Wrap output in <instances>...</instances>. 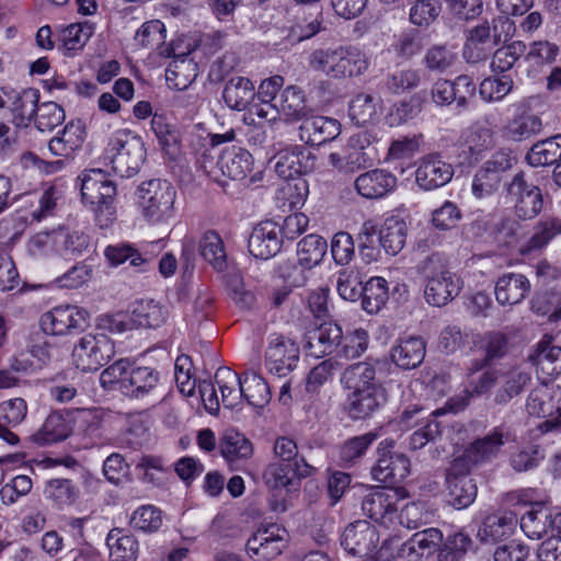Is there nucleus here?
<instances>
[{"mask_svg":"<svg viewBox=\"0 0 561 561\" xmlns=\"http://www.w3.org/2000/svg\"><path fill=\"white\" fill-rule=\"evenodd\" d=\"M340 381L346 391L348 412L354 419L370 416L387 401V391L370 363L350 365L342 373Z\"/></svg>","mask_w":561,"mask_h":561,"instance_id":"obj_1","label":"nucleus"},{"mask_svg":"<svg viewBox=\"0 0 561 561\" xmlns=\"http://www.w3.org/2000/svg\"><path fill=\"white\" fill-rule=\"evenodd\" d=\"M425 355V344L419 337H407L401 340L391 352L392 362L404 369H412L419 366Z\"/></svg>","mask_w":561,"mask_h":561,"instance_id":"obj_39","label":"nucleus"},{"mask_svg":"<svg viewBox=\"0 0 561 561\" xmlns=\"http://www.w3.org/2000/svg\"><path fill=\"white\" fill-rule=\"evenodd\" d=\"M287 530L276 523L261 524L248 539L245 551L252 561H272L286 548Z\"/></svg>","mask_w":561,"mask_h":561,"instance_id":"obj_9","label":"nucleus"},{"mask_svg":"<svg viewBox=\"0 0 561 561\" xmlns=\"http://www.w3.org/2000/svg\"><path fill=\"white\" fill-rule=\"evenodd\" d=\"M274 107L277 111V116L283 115L293 122L304 119L309 113L302 91L294 85L287 87L280 92Z\"/></svg>","mask_w":561,"mask_h":561,"instance_id":"obj_38","label":"nucleus"},{"mask_svg":"<svg viewBox=\"0 0 561 561\" xmlns=\"http://www.w3.org/2000/svg\"><path fill=\"white\" fill-rule=\"evenodd\" d=\"M264 482L270 491L268 503L271 510L284 513L290 506L291 488L298 484L294 477L291 463H271L264 471Z\"/></svg>","mask_w":561,"mask_h":561,"instance_id":"obj_10","label":"nucleus"},{"mask_svg":"<svg viewBox=\"0 0 561 561\" xmlns=\"http://www.w3.org/2000/svg\"><path fill=\"white\" fill-rule=\"evenodd\" d=\"M94 33V26L89 22L73 23L58 30L59 48L68 54L81 50Z\"/></svg>","mask_w":561,"mask_h":561,"instance_id":"obj_46","label":"nucleus"},{"mask_svg":"<svg viewBox=\"0 0 561 561\" xmlns=\"http://www.w3.org/2000/svg\"><path fill=\"white\" fill-rule=\"evenodd\" d=\"M409 225L399 214L388 215L379 229L378 243L389 255H397L402 251L408 238Z\"/></svg>","mask_w":561,"mask_h":561,"instance_id":"obj_27","label":"nucleus"},{"mask_svg":"<svg viewBox=\"0 0 561 561\" xmlns=\"http://www.w3.org/2000/svg\"><path fill=\"white\" fill-rule=\"evenodd\" d=\"M308 65L316 72L339 79L364 73L368 68V60L356 48H320L309 55Z\"/></svg>","mask_w":561,"mask_h":561,"instance_id":"obj_5","label":"nucleus"},{"mask_svg":"<svg viewBox=\"0 0 561 561\" xmlns=\"http://www.w3.org/2000/svg\"><path fill=\"white\" fill-rule=\"evenodd\" d=\"M559 55V47L548 41L534 42L525 57L528 75L536 77L543 67L552 64Z\"/></svg>","mask_w":561,"mask_h":561,"instance_id":"obj_50","label":"nucleus"},{"mask_svg":"<svg viewBox=\"0 0 561 561\" xmlns=\"http://www.w3.org/2000/svg\"><path fill=\"white\" fill-rule=\"evenodd\" d=\"M520 528L529 539L547 538L556 529L553 528L552 513L541 503L536 502L531 510L520 518Z\"/></svg>","mask_w":561,"mask_h":561,"instance_id":"obj_33","label":"nucleus"},{"mask_svg":"<svg viewBox=\"0 0 561 561\" xmlns=\"http://www.w3.org/2000/svg\"><path fill=\"white\" fill-rule=\"evenodd\" d=\"M284 85V78L280 76H273L263 80L256 92V103L250 107V115L245 116L243 121L249 125H255V117L266 119L268 122L277 118V111L274 105L278 99L277 93Z\"/></svg>","mask_w":561,"mask_h":561,"instance_id":"obj_19","label":"nucleus"},{"mask_svg":"<svg viewBox=\"0 0 561 561\" xmlns=\"http://www.w3.org/2000/svg\"><path fill=\"white\" fill-rule=\"evenodd\" d=\"M417 268L426 282L424 297L430 305L445 306L460 293L462 282L450 271L443 255L434 253L426 256Z\"/></svg>","mask_w":561,"mask_h":561,"instance_id":"obj_3","label":"nucleus"},{"mask_svg":"<svg viewBox=\"0 0 561 561\" xmlns=\"http://www.w3.org/2000/svg\"><path fill=\"white\" fill-rule=\"evenodd\" d=\"M510 116L503 126V136L512 141H523L541 129V121L534 113L531 99H522L508 106Z\"/></svg>","mask_w":561,"mask_h":561,"instance_id":"obj_11","label":"nucleus"},{"mask_svg":"<svg viewBox=\"0 0 561 561\" xmlns=\"http://www.w3.org/2000/svg\"><path fill=\"white\" fill-rule=\"evenodd\" d=\"M309 194V184L304 178L287 179L277 188L275 199L278 207L294 209L301 207Z\"/></svg>","mask_w":561,"mask_h":561,"instance_id":"obj_43","label":"nucleus"},{"mask_svg":"<svg viewBox=\"0 0 561 561\" xmlns=\"http://www.w3.org/2000/svg\"><path fill=\"white\" fill-rule=\"evenodd\" d=\"M243 398L248 404L254 409H263L271 400V390L266 381L255 371H249L243 375V385L241 386Z\"/></svg>","mask_w":561,"mask_h":561,"instance_id":"obj_52","label":"nucleus"},{"mask_svg":"<svg viewBox=\"0 0 561 561\" xmlns=\"http://www.w3.org/2000/svg\"><path fill=\"white\" fill-rule=\"evenodd\" d=\"M536 367L538 378L542 382H548L553 377L561 374V347L542 341L534 356L530 357Z\"/></svg>","mask_w":561,"mask_h":561,"instance_id":"obj_35","label":"nucleus"},{"mask_svg":"<svg viewBox=\"0 0 561 561\" xmlns=\"http://www.w3.org/2000/svg\"><path fill=\"white\" fill-rule=\"evenodd\" d=\"M173 60L167 68L165 81L169 88L184 90L195 80V64L187 58L186 54L171 56Z\"/></svg>","mask_w":561,"mask_h":561,"instance_id":"obj_40","label":"nucleus"},{"mask_svg":"<svg viewBox=\"0 0 561 561\" xmlns=\"http://www.w3.org/2000/svg\"><path fill=\"white\" fill-rule=\"evenodd\" d=\"M394 440L386 438L379 443L377 465L373 468L374 479L387 484L402 482L410 474V460L401 453L393 451Z\"/></svg>","mask_w":561,"mask_h":561,"instance_id":"obj_12","label":"nucleus"},{"mask_svg":"<svg viewBox=\"0 0 561 561\" xmlns=\"http://www.w3.org/2000/svg\"><path fill=\"white\" fill-rule=\"evenodd\" d=\"M167 318V310L154 300H140L134 305L131 322L135 327L157 328Z\"/></svg>","mask_w":561,"mask_h":561,"instance_id":"obj_54","label":"nucleus"},{"mask_svg":"<svg viewBox=\"0 0 561 561\" xmlns=\"http://www.w3.org/2000/svg\"><path fill=\"white\" fill-rule=\"evenodd\" d=\"M443 542V534L437 528L415 533L399 549V556L408 561H422L436 552Z\"/></svg>","mask_w":561,"mask_h":561,"instance_id":"obj_25","label":"nucleus"},{"mask_svg":"<svg viewBox=\"0 0 561 561\" xmlns=\"http://www.w3.org/2000/svg\"><path fill=\"white\" fill-rule=\"evenodd\" d=\"M454 167L438 153L422 157L415 170L416 185L426 192L437 190L449 183L454 176Z\"/></svg>","mask_w":561,"mask_h":561,"instance_id":"obj_16","label":"nucleus"},{"mask_svg":"<svg viewBox=\"0 0 561 561\" xmlns=\"http://www.w3.org/2000/svg\"><path fill=\"white\" fill-rule=\"evenodd\" d=\"M517 524L513 513L488 516L478 531L481 541L493 542L511 536Z\"/></svg>","mask_w":561,"mask_h":561,"instance_id":"obj_45","label":"nucleus"},{"mask_svg":"<svg viewBox=\"0 0 561 561\" xmlns=\"http://www.w3.org/2000/svg\"><path fill=\"white\" fill-rule=\"evenodd\" d=\"M368 343V332L362 328L354 329L346 332L345 335L342 334L337 355L346 359L358 358L366 352Z\"/></svg>","mask_w":561,"mask_h":561,"instance_id":"obj_61","label":"nucleus"},{"mask_svg":"<svg viewBox=\"0 0 561 561\" xmlns=\"http://www.w3.org/2000/svg\"><path fill=\"white\" fill-rule=\"evenodd\" d=\"M115 355L113 341L104 333L83 335L73 346V365L82 371L98 370Z\"/></svg>","mask_w":561,"mask_h":561,"instance_id":"obj_8","label":"nucleus"},{"mask_svg":"<svg viewBox=\"0 0 561 561\" xmlns=\"http://www.w3.org/2000/svg\"><path fill=\"white\" fill-rule=\"evenodd\" d=\"M130 526L142 533H156L163 524L162 512L150 504L139 506L130 516Z\"/></svg>","mask_w":561,"mask_h":561,"instance_id":"obj_62","label":"nucleus"},{"mask_svg":"<svg viewBox=\"0 0 561 561\" xmlns=\"http://www.w3.org/2000/svg\"><path fill=\"white\" fill-rule=\"evenodd\" d=\"M508 191L516 197L515 211L519 218L530 219L540 213L542 196L537 186L527 184L522 176H515Z\"/></svg>","mask_w":561,"mask_h":561,"instance_id":"obj_26","label":"nucleus"},{"mask_svg":"<svg viewBox=\"0 0 561 561\" xmlns=\"http://www.w3.org/2000/svg\"><path fill=\"white\" fill-rule=\"evenodd\" d=\"M89 323V312L77 306H57L41 318L44 332L62 335L75 329H83Z\"/></svg>","mask_w":561,"mask_h":561,"instance_id":"obj_17","label":"nucleus"},{"mask_svg":"<svg viewBox=\"0 0 561 561\" xmlns=\"http://www.w3.org/2000/svg\"><path fill=\"white\" fill-rule=\"evenodd\" d=\"M328 250L325 239L318 234H308L298 242V262L306 268H311L321 263Z\"/></svg>","mask_w":561,"mask_h":561,"instance_id":"obj_57","label":"nucleus"},{"mask_svg":"<svg viewBox=\"0 0 561 561\" xmlns=\"http://www.w3.org/2000/svg\"><path fill=\"white\" fill-rule=\"evenodd\" d=\"M491 48L490 27L481 24L472 28L463 46V58L471 64L484 60Z\"/></svg>","mask_w":561,"mask_h":561,"instance_id":"obj_47","label":"nucleus"},{"mask_svg":"<svg viewBox=\"0 0 561 561\" xmlns=\"http://www.w3.org/2000/svg\"><path fill=\"white\" fill-rule=\"evenodd\" d=\"M328 160L330 165L343 173H354L374 163L369 151H353L348 147L344 152L330 153Z\"/></svg>","mask_w":561,"mask_h":561,"instance_id":"obj_55","label":"nucleus"},{"mask_svg":"<svg viewBox=\"0 0 561 561\" xmlns=\"http://www.w3.org/2000/svg\"><path fill=\"white\" fill-rule=\"evenodd\" d=\"M201 255L216 270H221L226 261V251L219 234L215 231H207L199 241Z\"/></svg>","mask_w":561,"mask_h":561,"instance_id":"obj_64","label":"nucleus"},{"mask_svg":"<svg viewBox=\"0 0 561 561\" xmlns=\"http://www.w3.org/2000/svg\"><path fill=\"white\" fill-rule=\"evenodd\" d=\"M511 439L510 434L496 427L482 438L474 440L465 453L467 460L473 463L488 460L497 455L501 447Z\"/></svg>","mask_w":561,"mask_h":561,"instance_id":"obj_34","label":"nucleus"},{"mask_svg":"<svg viewBox=\"0 0 561 561\" xmlns=\"http://www.w3.org/2000/svg\"><path fill=\"white\" fill-rule=\"evenodd\" d=\"M82 201L96 216H105L108 221L114 215L113 198L116 193L114 183L100 169H92L79 176Z\"/></svg>","mask_w":561,"mask_h":561,"instance_id":"obj_7","label":"nucleus"},{"mask_svg":"<svg viewBox=\"0 0 561 561\" xmlns=\"http://www.w3.org/2000/svg\"><path fill=\"white\" fill-rule=\"evenodd\" d=\"M58 255L78 256L88 251L90 237L80 230L68 231L58 229Z\"/></svg>","mask_w":561,"mask_h":561,"instance_id":"obj_60","label":"nucleus"},{"mask_svg":"<svg viewBox=\"0 0 561 561\" xmlns=\"http://www.w3.org/2000/svg\"><path fill=\"white\" fill-rule=\"evenodd\" d=\"M561 158V136H554L535 144L526 159L531 167L554 164Z\"/></svg>","mask_w":561,"mask_h":561,"instance_id":"obj_56","label":"nucleus"},{"mask_svg":"<svg viewBox=\"0 0 561 561\" xmlns=\"http://www.w3.org/2000/svg\"><path fill=\"white\" fill-rule=\"evenodd\" d=\"M299 359V347L291 339L271 334L265 351V367L270 374L286 377L295 369Z\"/></svg>","mask_w":561,"mask_h":561,"instance_id":"obj_13","label":"nucleus"},{"mask_svg":"<svg viewBox=\"0 0 561 561\" xmlns=\"http://www.w3.org/2000/svg\"><path fill=\"white\" fill-rule=\"evenodd\" d=\"M282 244V227L273 220H264L254 226L248 240L249 252L261 260L275 256Z\"/></svg>","mask_w":561,"mask_h":561,"instance_id":"obj_18","label":"nucleus"},{"mask_svg":"<svg viewBox=\"0 0 561 561\" xmlns=\"http://www.w3.org/2000/svg\"><path fill=\"white\" fill-rule=\"evenodd\" d=\"M137 196L140 213L149 224H167L174 218L176 191L167 180L142 182L137 188Z\"/></svg>","mask_w":561,"mask_h":561,"instance_id":"obj_6","label":"nucleus"},{"mask_svg":"<svg viewBox=\"0 0 561 561\" xmlns=\"http://www.w3.org/2000/svg\"><path fill=\"white\" fill-rule=\"evenodd\" d=\"M44 495L54 505L62 508L72 505L77 501L79 490L71 480L53 479L46 483Z\"/></svg>","mask_w":561,"mask_h":561,"instance_id":"obj_59","label":"nucleus"},{"mask_svg":"<svg viewBox=\"0 0 561 561\" xmlns=\"http://www.w3.org/2000/svg\"><path fill=\"white\" fill-rule=\"evenodd\" d=\"M529 289L530 283L526 276L507 273L495 283V299L501 306H514L524 300Z\"/></svg>","mask_w":561,"mask_h":561,"instance_id":"obj_31","label":"nucleus"},{"mask_svg":"<svg viewBox=\"0 0 561 561\" xmlns=\"http://www.w3.org/2000/svg\"><path fill=\"white\" fill-rule=\"evenodd\" d=\"M446 482L449 503L454 507L462 510L474 502L478 489L471 477L449 472Z\"/></svg>","mask_w":561,"mask_h":561,"instance_id":"obj_36","label":"nucleus"},{"mask_svg":"<svg viewBox=\"0 0 561 561\" xmlns=\"http://www.w3.org/2000/svg\"><path fill=\"white\" fill-rule=\"evenodd\" d=\"M69 434L67 421L55 413L47 416L42 427L31 436V440L38 446H46L66 439Z\"/></svg>","mask_w":561,"mask_h":561,"instance_id":"obj_51","label":"nucleus"},{"mask_svg":"<svg viewBox=\"0 0 561 561\" xmlns=\"http://www.w3.org/2000/svg\"><path fill=\"white\" fill-rule=\"evenodd\" d=\"M348 115L357 125L375 123L381 115V103L370 94L360 93L351 101Z\"/></svg>","mask_w":561,"mask_h":561,"instance_id":"obj_49","label":"nucleus"},{"mask_svg":"<svg viewBox=\"0 0 561 561\" xmlns=\"http://www.w3.org/2000/svg\"><path fill=\"white\" fill-rule=\"evenodd\" d=\"M514 87L511 75H494L485 78L480 83V95L486 102H497L503 100Z\"/></svg>","mask_w":561,"mask_h":561,"instance_id":"obj_63","label":"nucleus"},{"mask_svg":"<svg viewBox=\"0 0 561 561\" xmlns=\"http://www.w3.org/2000/svg\"><path fill=\"white\" fill-rule=\"evenodd\" d=\"M341 131L336 119L324 116L305 117L300 125V139L312 146H320L335 139Z\"/></svg>","mask_w":561,"mask_h":561,"instance_id":"obj_28","label":"nucleus"},{"mask_svg":"<svg viewBox=\"0 0 561 561\" xmlns=\"http://www.w3.org/2000/svg\"><path fill=\"white\" fill-rule=\"evenodd\" d=\"M106 542L110 549V561H137L139 543L133 535L114 528L108 533Z\"/></svg>","mask_w":561,"mask_h":561,"instance_id":"obj_41","label":"nucleus"},{"mask_svg":"<svg viewBox=\"0 0 561 561\" xmlns=\"http://www.w3.org/2000/svg\"><path fill=\"white\" fill-rule=\"evenodd\" d=\"M167 30L160 20L142 23L136 31L130 44L134 50L157 51L161 57L170 58L174 48L165 44Z\"/></svg>","mask_w":561,"mask_h":561,"instance_id":"obj_22","label":"nucleus"},{"mask_svg":"<svg viewBox=\"0 0 561 561\" xmlns=\"http://www.w3.org/2000/svg\"><path fill=\"white\" fill-rule=\"evenodd\" d=\"M388 299L389 287L383 277L373 276L362 286V306L367 313H378Z\"/></svg>","mask_w":561,"mask_h":561,"instance_id":"obj_42","label":"nucleus"},{"mask_svg":"<svg viewBox=\"0 0 561 561\" xmlns=\"http://www.w3.org/2000/svg\"><path fill=\"white\" fill-rule=\"evenodd\" d=\"M433 511L423 501L412 502L403 505L400 512L394 511V526L398 524L407 529H415L423 524L430 523Z\"/></svg>","mask_w":561,"mask_h":561,"instance_id":"obj_58","label":"nucleus"},{"mask_svg":"<svg viewBox=\"0 0 561 561\" xmlns=\"http://www.w3.org/2000/svg\"><path fill=\"white\" fill-rule=\"evenodd\" d=\"M105 157L116 174L130 178L140 170L146 160L145 142L128 128L117 129L108 137Z\"/></svg>","mask_w":561,"mask_h":561,"instance_id":"obj_4","label":"nucleus"},{"mask_svg":"<svg viewBox=\"0 0 561 561\" xmlns=\"http://www.w3.org/2000/svg\"><path fill=\"white\" fill-rule=\"evenodd\" d=\"M495 383H497V374L494 373H481L479 375L470 374L465 383L463 392L461 397L451 398L444 408L436 409L432 415L434 417L443 415L447 412L457 413L463 410L473 396H479L490 390Z\"/></svg>","mask_w":561,"mask_h":561,"instance_id":"obj_24","label":"nucleus"},{"mask_svg":"<svg viewBox=\"0 0 561 561\" xmlns=\"http://www.w3.org/2000/svg\"><path fill=\"white\" fill-rule=\"evenodd\" d=\"M215 380L221 392V402L225 408L233 409L238 407L243 399V377L229 368H219L215 374Z\"/></svg>","mask_w":561,"mask_h":561,"instance_id":"obj_44","label":"nucleus"},{"mask_svg":"<svg viewBox=\"0 0 561 561\" xmlns=\"http://www.w3.org/2000/svg\"><path fill=\"white\" fill-rule=\"evenodd\" d=\"M530 371L523 367H514L506 371L497 374V383L500 389L495 400L500 403L508 402L515 396H518L530 382Z\"/></svg>","mask_w":561,"mask_h":561,"instance_id":"obj_37","label":"nucleus"},{"mask_svg":"<svg viewBox=\"0 0 561 561\" xmlns=\"http://www.w3.org/2000/svg\"><path fill=\"white\" fill-rule=\"evenodd\" d=\"M221 455L229 462L247 459L253 453L251 442L233 428L226 430L220 440Z\"/></svg>","mask_w":561,"mask_h":561,"instance_id":"obj_53","label":"nucleus"},{"mask_svg":"<svg viewBox=\"0 0 561 561\" xmlns=\"http://www.w3.org/2000/svg\"><path fill=\"white\" fill-rule=\"evenodd\" d=\"M275 172L284 180L302 178L314 167V158L304 146H290L278 151L275 156Z\"/></svg>","mask_w":561,"mask_h":561,"instance_id":"obj_20","label":"nucleus"},{"mask_svg":"<svg viewBox=\"0 0 561 561\" xmlns=\"http://www.w3.org/2000/svg\"><path fill=\"white\" fill-rule=\"evenodd\" d=\"M0 93L4 94L1 113L8 108L12 115V123L16 127L27 126L37 107L38 92L33 89L18 92L12 89L1 88Z\"/></svg>","mask_w":561,"mask_h":561,"instance_id":"obj_21","label":"nucleus"},{"mask_svg":"<svg viewBox=\"0 0 561 561\" xmlns=\"http://www.w3.org/2000/svg\"><path fill=\"white\" fill-rule=\"evenodd\" d=\"M399 497H404L403 489L375 488L365 495L362 510L373 520L386 527H394V511Z\"/></svg>","mask_w":561,"mask_h":561,"instance_id":"obj_14","label":"nucleus"},{"mask_svg":"<svg viewBox=\"0 0 561 561\" xmlns=\"http://www.w3.org/2000/svg\"><path fill=\"white\" fill-rule=\"evenodd\" d=\"M396 178L383 170H371L357 176L355 188L365 198H380L396 187Z\"/></svg>","mask_w":561,"mask_h":561,"instance_id":"obj_32","label":"nucleus"},{"mask_svg":"<svg viewBox=\"0 0 561 561\" xmlns=\"http://www.w3.org/2000/svg\"><path fill=\"white\" fill-rule=\"evenodd\" d=\"M377 531L366 520H356L350 524L343 531L341 545L352 556L363 557L376 547Z\"/></svg>","mask_w":561,"mask_h":561,"instance_id":"obj_23","label":"nucleus"},{"mask_svg":"<svg viewBox=\"0 0 561 561\" xmlns=\"http://www.w3.org/2000/svg\"><path fill=\"white\" fill-rule=\"evenodd\" d=\"M85 139V127L80 119H72L50 139L48 148L54 156L69 157L80 149Z\"/></svg>","mask_w":561,"mask_h":561,"instance_id":"obj_30","label":"nucleus"},{"mask_svg":"<svg viewBox=\"0 0 561 561\" xmlns=\"http://www.w3.org/2000/svg\"><path fill=\"white\" fill-rule=\"evenodd\" d=\"M256 92L252 81L245 77H233L225 85L222 98L225 103L232 110L247 111L250 115V107L256 103Z\"/></svg>","mask_w":561,"mask_h":561,"instance_id":"obj_29","label":"nucleus"},{"mask_svg":"<svg viewBox=\"0 0 561 561\" xmlns=\"http://www.w3.org/2000/svg\"><path fill=\"white\" fill-rule=\"evenodd\" d=\"M159 373L149 366H137L127 359H119L104 369L100 382L104 388L116 386L124 396L141 399L159 385Z\"/></svg>","mask_w":561,"mask_h":561,"instance_id":"obj_2","label":"nucleus"},{"mask_svg":"<svg viewBox=\"0 0 561 561\" xmlns=\"http://www.w3.org/2000/svg\"><path fill=\"white\" fill-rule=\"evenodd\" d=\"M202 165L210 176L217 178V168L222 175L232 180H243L253 169V158L247 149L230 146L222 150L215 167L207 159H204Z\"/></svg>","mask_w":561,"mask_h":561,"instance_id":"obj_15","label":"nucleus"},{"mask_svg":"<svg viewBox=\"0 0 561 561\" xmlns=\"http://www.w3.org/2000/svg\"><path fill=\"white\" fill-rule=\"evenodd\" d=\"M342 339V329L335 323L322 324L309 337V347L316 356L337 353L340 341Z\"/></svg>","mask_w":561,"mask_h":561,"instance_id":"obj_48","label":"nucleus"}]
</instances>
